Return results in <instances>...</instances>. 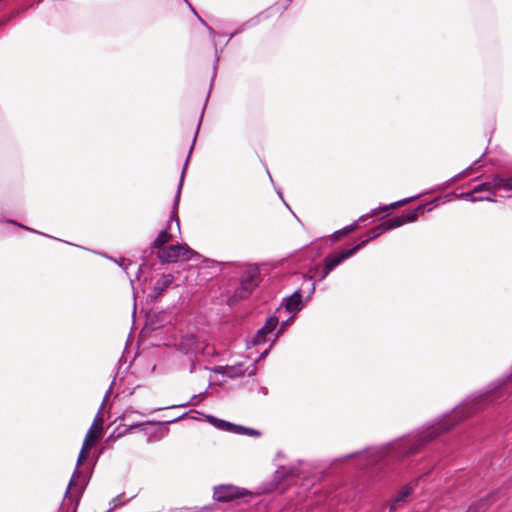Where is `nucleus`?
<instances>
[{
    "instance_id": "nucleus-23",
    "label": "nucleus",
    "mask_w": 512,
    "mask_h": 512,
    "mask_svg": "<svg viewBox=\"0 0 512 512\" xmlns=\"http://www.w3.org/2000/svg\"><path fill=\"white\" fill-rule=\"evenodd\" d=\"M132 414H139V415H142V416L145 415V413L136 411V410H134L132 408H127V409L124 410V412L122 414V419H124V420L130 419Z\"/></svg>"
},
{
    "instance_id": "nucleus-2",
    "label": "nucleus",
    "mask_w": 512,
    "mask_h": 512,
    "mask_svg": "<svg viewBox=\"0 0 512 512\" xmlns=\"http://www.w3.org/2000/svg\"><path fill=\"white\" fill-rule=\"evenodd\" d=\"M188 161H189V156L186 159V163H185V166H184L182 174H181L180 182L178 184V189H177V193H176L175 200H174L172 215L167 223L166 228L159 232V234L157 235V237L155 238V240L152 244L153 248H156L158 250L161 249L162 247H165L164 245L166 243H168L170 240H172V238L174 237V231H176L178 233L180 232L179 221L175 217V214L177 213L178 204L180 201V194H181V189H182L183 180H184V174H185V170H186Z\"/></svg>"
},
{
    "instance_id": "nucleus-34",
    "label": "nucleus",
    "mask_w": 512,
    "mask_h": 512,
    "mask_svg": "<svg viewBox=\"0 0 512 512\" xmlns=\"http://www.w3.org/2000/svg\"><path fill=\"white\" fill-rule=\"evenodd\" d=\"M160 409H161V408H155V409L151 410L149 413H153V412L158 411V410H160Z\"/></svg>"
},
{
    "instance_id": "nucleus-24",
    "label": "nucleus",
    "mask_w": 512,
    "mask_h": 512,
    "mask_svg": "<svg viewBox=\"0 0 512 512\" xmlns=\"http://www.w3.org/2000/svg\"><path fill=\"white\" fill-rule=\"evenodd\" d=\"M203 399V394H199V395H194L192 396L191 400L187 403V404H180L178 405L179 407H185L187 406L188 404H192V405H195L197 404L200 400Z\"/></svg>"
},
{
    "instance_id": "nucleus-13",
    "label": "nucleus",
    "mask_w": 512,
    "mask_h": 512,
    "mask_svg": "<svg viewBox=\"0 0 512 512\" xmlns=\"http://www.w3.org/2000/svg\"><path fill=\"white\" fill-rule=\"evenodd\" d=\"M216 371L230 378H235L244 374L245 370L241 364L232 366H221Z\"/></svg>"
},
{
    "instance_id": "nucleus-16",
    "label": "nucleus",
    "mask_w": 512,
    "mask_h": 512,
    "mask_svg": "<svg viewBox=\"0 0 512 512\" xmlns=\"http://www.w3.org/2000/svg\"><path fill=\"white\" fill-rule=\"evenodd\" d=\"M382 224L384 225V228L387 231L401 227L402 225L405 224L404 215H398V216L392 217V218L382 222Z\"/></svg>"
},
{
    "instance_id": "nucleus-6",
    "label": "nucleus",
    "mask_w": 512,
    "mask_h": 512,
    "mask_svg": "<svg viewBox=\"0 0 512 512\" xmlns=\"http://www.w3.org/2000/svg\"><path fill=\"white\" fill-rule=\"evenodd\" d=\"M365 242H360L356 246L351 249L341 251L339 253L329 254L324 259V269L322 273L319 275V281L324 280L328 274L340 265L344 260L352 257L358 250H360Z\"/></svg>"
},
{
    "instance_id": "nucleus-21",
    "label": "nucleus",
    "mask_w": 512,
    "mask_h": 512,
    "mask_svg": "<svg viewBox=\"0 0 512 512\" xmlns=\"http://www.w3.org/2000/svg\"><path fill=\"white\" fill-rule=\"evenodd\" d=\"M417 198H418V196H413V197L405 198V199L399 200V201H397V202H394V203H392V204H390V205H388V206H384V207H383V208H381V209H382V210H388V209H390V208H395V207H397V206H401V205H404V204H406V203H408V202H410V201H413V200H415V199H417Z\"/></svg>"
},
{
    "instance_id": "nucleus-28",
    "label": "nucleus",
    "mask_w": 512,
    "mask_h": 512,
    "mask_svg": "<svg viewBox=\"0 0 512 512\" xmlns=\"http://www.w3.org/2000/svg\"><path fill=\"white\" fill-rule=\"evenodd\" d=\"M78 478V472L77 470L74 472L71 480H70V483H69V487H71L72 485H74L76 483V479Z\"/></svg>"
},
{
    "instance_id": "nucleus-25",
    "label": "nucleus",
    "mask_w": 512,
    "mask_h": 512,
    "mask_svg": "<svg viewBox=\"0 0 512 512\" xmlns=\"http://www.w3.org/2000/svg\"><path fill=\"white\" fill-rule=\"evenodd\" d=\"M261 17H262V14H259V15H258V16H256L255 18L250 19V20L246 23V25H248V26H253V25L258 24V23L260 22V20H261Z\"/></svg>"
},
{
    "instance_id": "nucleus-26",
    "label": "nucleus",
    "mask_w": 512,
    "mask_h": 512,
    "mask_svg": "<svg viewBox=\"0 0 512 512\" xmlns=\"http://www.w3.org/2000/svg\"><path fill=\"white\" fill-rule=\"evenodd\" d=\"M486 507V502L485 501H481L480 503V508L481 510L480 511H477L476 510V505H473L469 508L468 512H484V508Z\"/></svg>"
},
{
    "instance_id": "nucleus-3",
    "label": "nucleus",
    "mask_w": 512,
    "mask_h": 512,
    "mask_svg": "<svg viewBox=\"0 0 512 512\" xmlns=\"http://www.w3.org/2000/svg\"><path fill=\"white\" fill-rule=\"evenodd\" d=\"M195 252L187 244H175L162 247L157 251V256L164 263L177 262L178 260H190Z\"/></svg>"
},
{
    "instance_id": "nucleus-18",
    "label": "nucleus",
    "mask_w": 512,
    "mask_h": 512,
    "mask_svg": "<svg viewBox=\"0 0 512 512\" xmlns=\"http://www.w3.org/2000/svg\"><path fill=\"white\" fill-rule=\"evenodd\" d=\"M235 434L238 435H247L251 437H259L261 433L258 430H255L253 428L244 427L241 425L236 426Z\"/></svg>"
},
{
    "instance_id": "nucleus-33",
    "label": "nucleus",
    "mask_w": 512,
    "mask_h": 512,
    "mask_svg": "<svg viewBox=\"0 0 512 512\" xmlns=\"http://www.w3.org/2000/svg\"><path fill=\"white\" fill-rule=\"evenodd\" d=\"M208 30L210 31V33H211L212 35H215V33H214V31L212 30V28H211V27H208Z\"/></svg>"
},
{
    "instance_id": "nucleus-37",
    "label": "nucleus",
    "mask_w": 512,
    "mask_h": 512,
    "mask_svg": "<svg viewBox=\"0 0 512 512\" xmlns=\"http://www.w3.org/2000/svg\"><path fill=\"white\" fill-rule=\"evenodd\" d=\"M200 22H201L203 25H206V22H205L203 19H200Z\"/></svg>"
},
{
    "instance_id": "nucleus-8",
    "label": "nucleus",
    "mask_w": 512,
    "mask_h": 512,
    "mask_svg": "<svg viewBox=\"0 0 512 512\" xmlns=\"http://www.w3.org/2000/svg\"><path fill=\"white\" fill-rule=\"evenodd\" d=\"M496 189L511 190L512 189L511 180L503 178L499 175H493L490 180H487L481 184L476 185L471 192H472V195L474 193H479V192H483V191L493 194L494 190H496Z\"/></svg>"
},
{
    "instance_id": "nucleus-38",
    "label": "nucleus",
    "mask_w": 512,
    "mask_h": 512,
    "mask_svg": "<svg viewBox=\"0 0 512 512\" xmlns=\"http://www.w3.org/2000/svg\"><path fill=\"white\" fill-rule=\"evenodd\" d=\"M200 22H201L203 25H206V22H205L203 19H200Z\"/></svg>"
},
{
    "instance_id": "nucleus-32",
    "label": "nucleus",
    "mask_w": 512,
    "mask_h": 512,
    "mask_svg": "<svg viewBox=\"0 0 512 512\" xmlns=\"http://www.w3.org/2000/svg\"><path fill=\"white\" fill-rule=\"evenodd\" d=\"M314 291H315V283H312V287H311V292H310V294L314 293Z\"/></svg>"
},
{
    "instance_id": "nucleus-12",
    "label": "nucleus",
    "mask_w": 512,
    "mask_h": 512,
    "mask_svg": "<svg viewBox=\"0 0 512 512\" xmlns=\"http://www.w3.org/2000/svg\"><path fill=\"white\" fill-rule=\"evenodd\" d=\"M208 422L219 430L227 431L235 434L237 424H233L226 420L219 419L217 417L208 415L206 416Z\"/></svg>"
},
{
    "instance_id": "nucleus-15",
    "label": "nucleus",
    "mask_w": 512,
    "mask_h": 512,
    "mask_svg": "<svg viewBox=\"0 0 512 512\" xmlns=\"http://www.w3.org/2000/svg\"><path fill=\"white\" fill-rule=\"evenodd\" d=\"M143 424H130V425H120L116 428V430L109 436V440H117L127 434L130 430L134 428H138Z\"/></svg>"
},
{
    "instance_id": "nucleus-10",
    "label": "nucleus",
    "mask_w": 512,
    "mask_h": 512,
    "mask_svg": "<svg viewBox=\"0 0 512 512\" xmlns=\"http://www.w3.org/2000/svg\"><path fill=\"white\" fill-rule=\"evenodd\" d=\"M244 495V491L233 485H219L214 488L213 497L218 502H229Z\"/></svg>"
},
{
    "instance_id": "nucleus-9",
    "label": "nucleus",
    "mask_w": 512,
    "mask_h": 512,
    "mask_svg": "<svg viewBox=\"0 0 512 512\" xmlns=\"http://www.w3.org/2000/svg\"><path fill=\"white\" fill-rule=\"evenodd\" d=\"M303 306L304 304L302 295L299 290L295 291L291 296L285 298L281 307L279 308V311L285 309V311L290 314V317L285 322H283L282 326L285 327L288 321H290L298 312L301 311Z\"/></svg>"
},
{
    "instance_id": "nucleus-11",
    "label": "nucleus",
    "mask_w": 512,
    "mask_h": 512,
    "mask_svg": "<svg viewBox=\"0 0 512 512\" xmlns=\"http://www.w3.org/2000/svg\"><path fill=\"white\" fill-rule=\"evenodd\" d=\"M417 482H418V479L410 482L408 485L404 486L400 490V492L396 495V497L393 499V501L391 503V507H390L391 511L396 510L398 507H400V505L402 503L407 501V499L413 492L414 487L416 486Z\"/></svg>"
},
{
    "instance_id": "nucleus-35",
    "label": "nucleus",
    "mask_w": 512,
    "mask_h": 512,
    "mask_svg": "<svg viewBox=\"0 0 512 512\" xmlns=\"http://www.w3.org/2000/svg\"><path fill=\"white\" fill-rule=\"evenodd\" d=\"M267 353H268V351H267V350H265V351L261 354V356L263 357V356H265Z\"/></svg>"
},
{
    "instance_id": "nucleus-39",
    "label": "nucleus",
    "mask_w": 512,
    "mask_h": 512,
    "mask_svg": "<svg viewBox=\"0 0 512 512\" xmlns=\"http://www.w3.org/2000/svg\"><path fill=\"white\" fill-rule=\"evenodd\" d=\"M200 22H201L203 25H206V22H205L203 19H200Z\"/></svg>"
},
{
    "instance_id": "nucleus-4",
    "label": "nucleus",
    "mask_w": 512,
    "mask_h": 512,
    "mask_svg": "<svg viewBox=\"0 0 512 512\" xmlns=\"http://www.w3.org/2000/svg\"><path fill=\"white\" fill-rule=\"evenodd\" d=\"M260 282V271L256 266L246 268L241 276L240 286L235 291V297L244 299L258 286Z\"/></svg>"
},
{
    "instance_id": "nucleus-29",
    "label": "nucleus",
    "mask_w": 512,
    "mask_h": 512,
    "mask_svg": "<svg viewBox=\"0 0 512 512\" xmlns=\"http://www.w3.org/2000/svg\"><path fill=\"white\" fill-rule=\"evenodd\" d=\"M10 222H11V223H13V224H15V225H18L20 228H24V229L30 230L28 227H25V226H23V225H20V224H18V223H16V222H14V221H10Z\"/></svg>"
},
{
    "instance_id": "nucleus-40",
    "label": "nucleus",
    "mask_w": 512,
    "mask_h": 512,
    "mask_svg": "<svg viewBox=\"0 0 512 512\" xmlns=\"http://www.w3.org/2000/svg\"><path fill=\"white\" fill-rule=\"evenodd\" d=\"M192 150H193V145L190 147L189 155L191 154Z\"/></svg>"
},
{
    "instance_id": "nucleus-36",
    "label": "nucleus",
    "mask_w": 512,
    "mask_h": 512,
    "mask_svg": "<svg viewBox=\"0 0 512 512\" xmlns=\"http://www.w3.org/2000/svg\"><path fill=\"white\" fill-rule=\"evenodd\" d=\"M200 22H201L203 25H206V22H205L203 19H200Z\"/></svg>"
},
{
    "instance_id": "nucleus-20",
    "label": "nucleus",
    "mask_w": 512,
    "mask_h": 512,
    "mask_svg": "<svg viewBox=\"0 0 512 512\" xmlns=\"http://www.w3.org/2000/svg\"><path fill=\"white\" fill-rule=\"evenodd\" d=\"M424 205H419L416 209L404 215L405 223H411L418 219L419 213H423Z\"/></svg>"
},
{
    "instance_id": "nucleus-30",
    "label": "nucleus",
    "mask_w": 512,
    "mask_h": 512,
    "mask_svg": "<svg viewBox=\"0 0 512 512\" xmlns=\"http://www.w3.org/2000/svg\"><path fill=\"white\" fill-rule=\"evenodd\" d=\"M198 350V348H190L186 352L187 353H195Z\"/></svg>"
},
{
    "instance_id": "nucleus-17",
    "label": "nucleus",
    "mask_w": 512,
    "mask_h": 512,
    "mask_svg": "<svg viewBox=\"0 0 512 512\" xmlns=\"http://www.w3.org/2000/svg\"><path fill=\"white\" fill-rule=\"evenodd\" d=\"M459 198H462V199H464L466 201H469V202L494 201L491 195L475 197V196L472 195V192L461 193L459 195Z\"/></svg>"
},
{
    "instance_id": "nucleus-19",
    "label": "nucleus",
    "mask_w": 512,
    "mask_h": 512,
    "mask_svg": "<svg viewBox=\"0 0 512 512\" xmlns=\"http://www.w3.org/2000/svg\"><path fill=\"white\" fill-rule=\"evenodd\" d=\"M387 231L385 228H384V225L381 223L380 225L372 228L370 231H369V236L366 240H364L363 242H365V244L363 246H365L370 240L374 239V238H377L378 236H380L383 232Z\"/></svg>"
},
{
    "instance_id": "nucleus-14",
    "label": "nucleus",
    "mask_w": 512,
    "mask_h": 512,
    "mask_svg": "<svg viewBox=\"0 0 512 512\" xmlns=\"http://www.w3.org/2000/svg\"><path fill=\"white\" fill-rule=\"evenodd\" d=\"M174 280L172 274L162 275L154 284V291L160 295L167 287H169Z\"/></svg>"
},
{
    "instance_id": "nucleus-27",
    "label": "nucleus",
    "mask_w": 512,
    "mask_h": 512,
    "mask_svg": "<svg viewBox=\"0 0 512 512\" xmlns=\"http://www.w3.org/2000/svg\"><path fill=\"white\" fill-rule=\"evenodd\" d=\"M120 498H121V496L119 495V496L115 497L114 499H112V501L110 503L111 509H114L117 506L122 504V502L120 501Z\"/></svg>"
},
{
    "instance_id": "nucleus-1",
    "label": "nucleus",
    "mask_w": 512,
    "mask_h": 512,
    "mask_svg": "<svg viewBox=\"0 0 512 512\" xmlns=\"http://www.w3.org/2000/svg\"><path fill=\"white\" fill-rule=\"evenodd\" d=\"M503 391L500 389L489 390L468 398L461 406L457 407L451 415L445 416L436 423H433L413 436L402 439L399 442L386 448H371L363 452L347 455V458L356 457L358 467L364 468L387 458H401L414 454L427 442L433 440L441 433L448 431L459 420L482 409L486 404L493 403L501 398Z\"/></svg>"
},
{
    "instance_id": "nucleus-22",
    "label": "nucleus",
    "mask_w": 512,
    "mask_h": 512,
    "mask_svg": "<svg viewBox=\"0 0 512 512\" xmlns=\"http://www.w3.org/2000/svg\"><path fill=\"white\" fill-rule=\"evenodd\" d=\"M356 227H357V224H356V223H353V224H351V225H349V226H346L345 228H343V229H341V230H339V231L335 232V236H334V238H335V239H338V238H340V237H342V236H344V235H347L348 233H350V232H352L353 230H355V229H356Z\"/></svg>"
},
{
    "instance_id": "nucleus-7",
    "label": "nucleus",
    "mask_w": 512,
    "mask_h": 512,
    "mask_svg": "<svg viewBox=\"0 0 512 512\" xmlns=\"http://www.w3.org/2000/svg\"><path fill=\"white\" fill-rule=\"evenodd\" d=\"M102 433V419L100 417H96L92 426L88 430L81 451L78 456L77 465L79 466L83 461H85L89 454L90 450L95 444V442L100 438Z\"/></svg>"
},
{
    "instance_id": "nucleus-31",
    "label": "nucleus",
    "mask_w": 512,
    "mask_h": 512,
    "mask_svg": "<svg viewBox=\"0 0 512 512\" xmlns=\"http://www.w3.org/2000/svg\"><path fill=\"white\" fill-rule=\"evenodd\" d=\"M115 262L122 268L126 269L127 267L124 266V264L122 262H118L117 260H115Z\"/></svg>"
},
{
    "instance_id": "nucleus-5",
    "label": "nucleus",
    "mask_w": 512,
    "mask_h": 512,
    "mask_svg": "<svg viewBox=\"0 0 512 512\" xmlns=\"http://www.w3.org/2000/svg\"><path fill=\"white\" fill-rule=\"evenodd\" d=\"M278 323V317L270 316L267 319L265 325L261 329H259L258 332L250 340L247 341L248 347H250V345L257 346L260 344H264L271 340L272 342H274L278 338L279 334L285 329V327L282 326L277 334H273Z\"/></svg>"
}]
</instances>
